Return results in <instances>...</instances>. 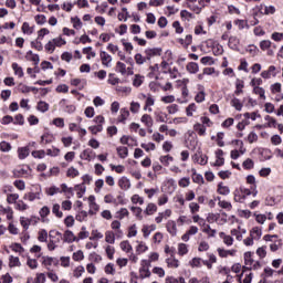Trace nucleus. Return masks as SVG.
<instances>
[{"instance_id": "f257e3e1", "label": "nucleus", "mask_w": 283, "mask_h": 283, "mask_svg": "<svg viewBox=\"0 0 283 283\" xmlns=\"http://www.w3.org/2000/svg\"><path fill=\"white\" fill-rule=\"evenodd\" d=\"M23 200H28V202L43 200V188L41 186H35L31 191L23 196Z\"/></svg>"}, {"instance_id": "f03ea898", "label": "nucleus", "mask_w": 283, "mask_h": 283, "mask_svg": "<svg viewBox=\"0 0 283 283\" xmlns=\"http://www.w3.org/2000/svg\"><path fill=\"white\" fill-rule=\"evenodd\" d=\"M232 145H235L237 147H239V149L231 150L230 158L232 160H238L240 158V156H244V154H247V148L244 147V142H242L240 139H235L232 142Z\"/></svg>"}, {"instance_id": "7ed1b4c3", "label": "nucleus", "mask_w": 283, "mask_h": 283, "mask_svg": "<svg viewBox=\"0 0 283 283\" xmlns=\"http://www.w3.org/2000/svg\"><path fill=\"white\" fill-rule=\"evenodd\" d=\"M14 178H30L32 176V168L29 165L18 166L13 169Z\"/></svg>"}, {"instance_id": "20e7f679", "label": "nucleus", "mask_w": 283, "mask_h": 283, "mask_svg": "<svg viewBox=\"0 0 283 283\" xmlns=\"http://www.w3.org/2000/svg\"><path fill=\"white\" fill-rule=\"evenodd\" d=\"M244 263L247 269H250V271L251 270L258 271V269L262 266L260 261L253 260V252H250V251L244 253Z\"/></svg>"}, {"instance_id": "39448f33", "label": "nucleus", "mask_w": 283, "mask_h": 283, "mask_svg": "<svg viewBox=\"0 0 283 283\" xmlns=\"http://www.w3.org/2000/svg\"><path fill=\"white\" fill-rule=\"evenodd\" d=\"M151 264H149V261L142 260L140 268H139V277L140 280H145L146 277H151Z\"/></svg>"}, {"instance_id": "423d86ee", "label": "nucleus", "mask_w": 283, "mask_h": 283, "mask_svg": "<svg viewBox=\"0 0 283 283\" xmlns=\"http://www.w3.org/2000/svg\"><path fill=\"white\" fill-rule=\"evenodd\" d=\"M101 211V206L96 203V197L91 195L88 197V214L96 216Z\"/></svg>"}, {"instance_id": "0eeeda50", "label": "nucleus", "mask_w": 283, "mask_h": 283, "mask_svg": "<svg viewBox=\"0 0 283 283\" xmlns=\"http://www.w3.org/2000/svg\"><path fill=\"white\" fill-rule=\"evenodd\" d=\"M142 98H145L144 112H154L151 107L156 105V98L151 94H142Z\"/></svg>"}, {"instance_id": "6e6552de", "label": "nucleus", "mask_w": 283, "mask_h": 283, "mask_svg": "<svg viewBox=\"0 0 283 283\" xmlns=\"http://www.w3.org/2000/svg\"><path fill=\"white\" fill-rule=\"evenodd\" d=\"M106 50H108V52H111V54H117L118 57L120 59V61H125V59H127L125 53L123 51H120V48H118V45H116L114 43H108L106 46Z\"/></svg>"}, {"instance_id": "1a4fd4ad", "label": "nucleus", "mask_w": 283, "mask_h": 283, "mask_svg": "<svg viewBox=\"0 0 283 283\" xmlns=\"http://www.w3.org/2000/svg\"><path fill=\"white\" fill-rule=\"evenodd\" d=\"M99 59L104 67H112V61H114V59L109 53H107L106 51H101Z\"/></svg>"}, {"instance_id": "9d476101", "label": "nucleus", "mask_w": 283, "mask_h": 283, "mask_svg": "<svg viewBox=\"0 0 283 283\" xmlns=\"http://www.w3.org/2000/svg\"><path fill=\"white\" fill-rule=\"evenodd\" d=\"M218 255L219 258H235V255L238 254V250L235 249H231V250H226L222 248H218L217 249Z\"/></svg>"}, {"instance_id": "9b49d317", "label": "nucleus", "mask_w": 283, "mask_h": 283, "mask_svg": "<svg viewBox=\"0 0 283 283\" xmlns=\"http://www.w3.org/2000/svg\"><path fill=\"white\" fill-rule=\"evenodd\" d=\"M116 72H119V74H122L123 76H125V74H134V70H132V67L127 69V65H125V63L123 62L116 63Z\"/></svg>"}, {"instance_id": "f8f14e48", "label": "nucleus", "mask_w": 283, "mask_h": 283, "mask_svg": "<svg viewBox=\"0 0 283 283\" xmlns=\"http://www.w3.org/2000/svg\"><path fill=\"white\" fill-rule=\"evenodd\" d=\"M80 158L82 160H87V163H91V160H94V158H96V154H94V150L86 148L81 153Z\"/></svg>"}, {"instance_id": "ddd939ff", "label": "nucleus", "mask_w": 283, "mask_h": 283, "mask_svg": "<svg viewBox=\"0 0 283 283\" xmlns=\"http://www.w3.org/2000/svg\"><path fill=\"white\" fill-rule=\"evenodd\" d=\"M127 118H129V111L127 108H120L119 115L116 118V123L125 125L127 123Z\"/></svg>"}, {"instance_id": "4468645a", "label": "nucleus", "mask_w": 283, "mask_h": 283, "mask_svg": "<svg viewBox=\"0 0 283 283\" xmlns=\"http://www.w3.org/2000/svg\"><path fill=\"white\" fill-rule=\"evenodd\" d=\"M271 76L273 77L277 76V67H275L274 65L269 66L268 70L261 73L262 78L266 80V78H271Z\"/></svg>"}, {"instance_id": "2eb2a0df", "label": "nucleus", "mask_w": 283, "mask_h": 283, "mask_svg": "<svg viewBox=\"0 0 283 283\" xmlns=\"http://www.w3.org/2000/svg\"><path fill=\"white\" fill-rule=\"evenodd\" d=\"M264 120L266 122L264 125H261L259 126V129H262V128H271V127H277V119H275L274 117H271L270 115H266L264 117Z\"/></svg>"}, {"instance_id": "dca6fc26", "label": "nucleus", "mask_w": 283, "mask_h": 283, "mask_svg": "<svg viewBox=\"0 0 283 283\" xmlns=\"http://www.w3.org/2000/svg\"><path fill=\"white\" fill-rule=\"evenodd\" d=\"M63 242L72 244V242H78V238L74 235V232H72V230H66L63 234Z\"/></svg>"}, {"instance_id": "f3484780", "label": "nucleus", "mask_w": 283, "mask_h": 283, "mask_svg": "<svg viewBox=\"0 0 283 283\" xmlns=\"http://www.w3.org/2000/svg\"><path fill=\"white\" fill-rule=\"evenodd\" d=\"M219 238L222 240V242H223V244H226V247H233V242H235V240L233 239V237L231 234H227L224 232H220Z\"/></svg>"}, {"instance_id": "a211bd4d", "label": "nucleus", "mask_w": 283, "mask_h": 283, "mask_svg": "<svg viewBox=\"0 0 283 283\" xmlns=\"http://www.w3.org/2000/svg\"><path fill=\"white\" fill-rule=\"evenodd\" d=\"M224 151L222 149L216 150V161L213 164V167H222L224 165Z\"/></svg>"}, {"instance_id": "6ab92c4d", "label": "nucleus", "mask_w": 283, "mask_h": 283, "mask_svg": "<svg viewBox=\"0 0 283 283\" xmlns=\"http://www.w3.org/2000/svg\"><path fill=\"white\" fill-rule=\"evenodd\" d=\"M118 187L123 189V191H127L132 189V181H129V178L122 177L118 179Z\"/></svg>"}, {"instance_id": "aec40b11", "label": "nucleus", "mask_w": 283, "mask_h": 283, "mask_svg": "<svg viewBox=\"0 0 283 283\" xmlns=\"http://www.w3.org/2000/svg\"><path fill=\"white\" fill-rule=\"evenodd\" d=\"M166 228L168 233H170V235L174 237L178 234V226H176V221L169 220L166 224Z\"/></svg>"}, {"instance_id": "412c9836", "label": "nucleus", "mask_w": 283, "mask_h": 283, "mask_svg": "<svg viewBox=\"0 0 283 283\" xmlns=\"http://www.w3.org/2000/svg\"><path fill=\"white\" fill-rule=\"evenodd\" d=\"M192 158L195 163H198V165H201V166H205L207 165V163H209V157H207V155H200L196 153Z\"/></svg>"}, {"instance_id": "4be33fe9", "label": "nucleus", "mask_w": 283, "mask_h": 283, "mask_svg": "<svg viewBox=\"0 0 283 283\" xmlns=\"http://www.w3.org/2000/svg\"><path fill=\"white\" fill-rule=\"evenodd\" d=\"M0 211L7 216V220H12L14 218V210L10 206L3 207L0 206Z\"/></svg>"}, {"instance_id": "5701e85b", "label": "nucleus", "mask_w": 283, "mask_h": 283, "mask_svg": "<svg viewBox=\"0 0 283 283\" xmlns=\"http://www.w3.org/2000/svg\"><path fill=\"white\" fill-rule=\"evenodd\" d=\"M166 264L168 269H178V266H180V261L176 259V256L171 255L170 258L166 259Z\"/></svg>"}, {"instance_id": "b1692460", "label": "nucleus", "mask_w": 283, "mask_h": 283, "mask_svg": "<svg viewBox=\"0 0 283 283\" xmlns=\"http://www.w3.org/2000/svg\"><path fill=\"white\" fill-rule=\"evenodd\" d=\"M156 211H158V206H156V203L154 202H149L147 203L144 213L145 216H154V213H156Z\"/></svg>"}, {"instance_id": "393cba45", "label": "nucleus", "mask_w": 283, "mask_h": 283, "mask_svg": "<svg viewBox=\"0 0 283 283\" xmlns=\"http://www.w3.org/2000/svg\"><path fill=\"white\" fill-rule=\"evenodd\" d=\"M149 251V247L145 241H137L136 253L137 255H142V253H147Z\"/></svg>"}, {"instance_id": "a878e982", "label": "nucleus", "mask_w": 283, "mask_h": 283, "mask_svg": "<svg viewBox=\"0 0 283 283\" xmlns=\"http://www.w3.org/2000/svg\"><path fill=\"white\" fill-rule=\"evenodd\" d=\"M30 156V148L28 146L18 148V157L20 160H25Z\"/></svg>"}, {"instance_id": "bb28decb", "label": "nucleus", "mask_w": 283, "mask_h": 283, "mask_svg": "<svg viewBox=\"0 0 283 283\" xmlns=\"http://www.w3.org/2000/svg\"><path fill=\"white\" fill-rule=\"evenodd\" d=\"M115 218L117 220H125V218H129V210H127V208H120L116 211Z\"/></svg>"}, {"instance_id": "cd10ccee", "label": "nucleus", "mask_w": 283, "mask_h": 283, "mask_svg": "<svg viewBox=\"0 0 283 283\" xmlns=\"http://www.w3.org/2000/svg\"><path fill=\"white\" fill-rule=\"evenodd\" d=\"M186 70L187 72H189V74H198V72L200 71V66L196 62H189L186 65Z\"/></svg>"}, {"instance_id": "c85d7f7f", "label": "nucleus", "mask_w": 283, "mask_h": 283, "mask_svg": "<svg viewBox=\"0 0 283 283\" xmlns=\"http://www.w3.org/2000/svg\"><path fill=\"white\" fill-rule=\"evenodd\" d=\"M140 122L144 123V125H146L148 129H151V127H154V118L151 117V115L144 114L140 118Z\"/></svg>"}, {"instance_id": "c756f323", "label": "nucleus", "mask_w": 283, "mask_h": 283, "mask_svg": "<svg viewBox=\"0 0 283 283\" xmlns=\"http://www.w3.org/2000/svg\"><path fill=\"white\" fill-rule=\"evenodd\" d=\"M217 200L221 209H226V211H231L233 209V206L231 205V202L227 200H222L220 197H218Z\"/></svg>"}, {"instance_id": "7c9ffc66", "label": "nucleus", "mask_w": 283, "mask_h": 283, "mask_svg": "<svg viewBox=\"0 0 283 283\" xmlns=\"http://www.w3.org/2000/svg\"><path fill=\"white\" fill-rule=\"evenodd\" d=\"M105 242H107V244L116 243V234L114 233V231L108 230L105 232Z\"/></svg>"}, {"instance_id": "2f4dec72", "label": "nucleus", "mask_w": 283, "mask_h": 283, "mask_svg": "<svg viewBox=\"0 0 283 283\" xmlns=\"http://www.w3.org/2000/svg\"><path fill=\"white\" fill-rule=\"evenodd\" d=\"M160 49H146L145 50V54H146V59L149 61L151 59V56H160Z\"/></svg>"}, {"instance_id": "473e14b6", "label": "nucleus", "mask_w": 283, "mask_h": 283, "mask_svg": "<svg viewBox=\"0 0 283 283\" xmlns=\"http://www.w3.org/2000/svg\"><path fill=\"white\" fill-rule=\"evenodd\" d=\"M178 43H180V45H182L184 48H187L188 45H191V43H193V36L191 34H188L185 36V39H178Z\"/></svg>"}, {"instance_id": "72a5a7b5", "label": "nucleus", "mask_w": 283, "mask_h": 283, "mask_svg": "<svg viewBox=\"0 0 283 283\" xmlns=\"http://www.w3.org/2000/svg\"><path fill=\"white\" fill-rule=\"evenodd\" d=\"M202 233H207L208 238H216V233H218V231L216 229H211V226L209 224H205L202 226Z\"/></svg>"}, {"instance_id": "f704fd0d", "label": "nucleus", "mask_w": 283, "mask_h": 283, "mask_svg": "<svg viewBox=\"0 0 283 283\" xmlns=\"http://www.w3.org/2000/svg\"><path fill=\"white\" fill-rule=\"evenodd\" d=\"M21 266V260H19V256L10 255L9 256V268L14 269Z\"/></svg>"}, {"instance_id": "c9c22d12", "label": "nucleus", "mask_w": 283, "mask_h": 283, "mask_svg": "<svg viewBox=\"0 0 283 283\" xmlns=\"http://www.w3.org/2000/svg\"><path fill=\"white\" fill-rule=\"evenodd\" d=\"M72 260L74 262H83V260H85V253L83 252V250H77L73 252Z\"/></svg>"}, {"instance_id": "e433bc0d", "label": "nucleus", "mask_w": 283, "mask_h": 283, "mask_svg": "<svg viewBox=\"0 0 283 283\" xmlns=\"http://www.w3.org/2000/svg\"><path fill=\"white\" fill-rule=\"evenodd\" d=\"M217 191L218 193H220V196H229V193H231V189H229V186H226L222 182L218 185Z\"/></svg>"}, {"instance_id": "4c0bfd02", "label": "nucleus", "mask_w": 283, "mask_h": 283, "mask_svg": "<svg viewBox=\"0 0 283 283\" xmlns=\"http://www.w3.org/2000/svg\"><path fill=\"white\" fill-rule=\"evenodd\" d=\"M250 235L254 239V240H260V238H262V228L260 227H254L250 230Z\"/></svg>"}, {"instance_id": "58836bf2", "label": "nucleus", "mask_w": 283, "mask_h": 283, "mask_svg": "<svg viewBox=\"0 0 283 283\" xmlns=\"http://www.w3.org/2000/svg\"><path fill=\"white\" fill-rule=\"evenodd\" d=\"M244 81L242 80H237L235 81V91H234V94L237 96H240V94H242L244 91Z\"/></svg>"}, {"instance_id": "ea45409f", "label": "nucleus", "mask_w": 283, "mask_h": 283, "mask_svg": "<svg viewBox=\"0 0 283 283\" xmlns=\"http://www.w3.org/2000/svg\"><path fill=\"white\" fill-rule=\"evenodd\" d=\"M71 23H72L74 30H81L83 28V21H81V18H78V17H72Z\"/></svg>"}, {"instance_id": "a19ab883", "label": "nucleus", "mask_w": 283, "mask_h": 283, "mask_svg": "<svg viewBox=\"0 0 283 283\" xmlns=\"http://www.w3.org/2000/svg\"><path fill=\"white\" fill-rule=\"evenodd\" d=\"M15 76H19V78H23V67L19 65V63H12L11 65Z\"/></svg>"}, {"instance_id": "79ce46f5", "label": "nucleus", "mask_w": 283, "mask_h": 283, "mask_svg": "<svg viewBox=\"0 0 283 283\" xmlns=\"http://www.w3.org/2000/svg\"><path fill=\"white\" fill-rule=\"evenodd\" d=\"M39 216L42 222H45V219L50 216V208L48 206H43L39 211Z\"/></svg>"}, {"instance_id": "37998d69", "label": "nucleus", "mask_w": 283, "mask_h": 283, "mask_svg": "<svg viewBox=\"0 0 283 283\" xmlns=\"http://www.w3.org/2000/svg\"><path fill=\"white\" fill-rule=\"evenodd\" d=\"M159 161L161 163V165H164V167H169V165L174 163V157H171L170 155H165L159 158Z\"/></svg>"}, {"instance_id": "c03bdc74", "label": "nucleus", "mask_w": 283, "mask_h": 283, "mask_svg": "<svg viewBox=\"0 0 283 283\" xmlns=\"http://www.w3.org/2000/svg\"><path fill=\"white\" fill-rule=\"evenodd\" d=\"M119 247H120L122 251H124L125 253H132V251L134 250V248H132V243H129V241H122L119 243Z\"/></svg>"}, {"instance_id": "a18cd8bd", "label": "nucleus", "mask_w": 283, "mask_h": 283, "mask_svg": "<svg viewBox=\"0 0 283 283\" xmlns=\"http://www.w3.org/2000/svg\"><path fill=\"white\" fill-rule=\"evenodd\" d=\"M53 42V45H55V48H63V45H67V41H65V39H63L62 36H57L51 40Z\"/></svg>"}, {"instance_id": "49530a36", "label": "nucleus", "mask_w": 283, "mask_h": 283, "mask_svg": "<svg viewBox=\"0 0 283 283\" xmlns=\"http://www.w3.org/2000/svg\"><path fill=\"white\" fill-rule=\"evenodd\" d=\"M192 221L195 224H199V227H205L207 224V221L198 213L192 214Z\"/></svg>"}, {"instance_id": "de8ad7c7", "label": "nucleus", "mask_w": 283, "mask_h": 283, "mask_svg": "<svg viewBox=\"0 0 283 283\" xmlns=\"http://www.w3.org/2000/svg\"><path fill=\"white\" fill-rule=\"evenodd\" d=\"M245 52H248V54H250L252 56H258V54H260V49H258L256 45L250 44L245 49Z\"/></svg>"}, {"instance_id": "09e8293b", "label": "nucleus", "mask_w": 283, "mask_h": 283, "mask_svg": "<svg viewBox=\"0 0 283 283\" xmlns=\"http://www.w3.org/2000/svg\"><path fill=\"white\" fill-rule=\"evenodd\" d=\"M189 266H191V269H200V266H202V259L193 258L189 261Z\"/></svg>"}, {"instance_id": "8fccbe9b", "label": "nucleus", "mask_w": 283, "mask_h": 283, "mask_svg": "<svg viewBox=\"0 0 283 283\" xmlns=\"http://www.w3.org/2000/svg\"><path fill=\"white\" fill-rule=\"evenodd\" d=\"M83 54H86V59H96V52L92 49V46H87L83 49Z\"/></svg>"}, {"instance_id": "3c124183", "label": "nucleus", "mask_w": 283, "mask_h": 283, "mask_svg": "<svg viewBox=\"0 0 283 283\" xmlns=\"http://www.w3.org/2000/svg\"><path fill=\"white\" fill-rule=\"evenodd\" d=\"M230 105H232V107H234L237 112H242V107H244L242 102H240V99L235 97L231 99Z\"/></svg>"}, {"instance_id": "603ef678", "label": "nucleus", "mask_w": 283, "mask_h": 283, "mask_svg": "<svg viewBox=\"0 0 283 283\" xmlns=\"http://www.w3.org/2000/svg\"><path fill=\"white\" fill-rule=\"evenodd\" d=\"M53 140H54V137L52 135H50L49 133H46L41 136L40 143L42 145H50V143H53Z\"/></svg>"}, {"instance_id": "864d4df0", "label": "nucleus", "mask_w": 283, "mask_h": 283, "mask_svg": "<svg viewBox=\"0 0 283 283\" xmlns=\"http://www.w3.org/2000/svg\"><path fill=\"white\" fill-rule=\"evenodd\" d=\"M130 211H133L135 218H137L138 220H143V208L140 207H130Z\"/></svg>"}, {"instance_id": "5fc2aeb1", "label": "nucleus", "mask_w": 283, "mask_h": 283, "mask_svg": "<svg viewBox=\"0 0 283 283\" xmlns=\"http://www.w3.org/2000/svg\"><path fill=\"white\" fill-rule=\"evenodd\" d=\"M46 196H56V193H61V188L56 186H51L45 189Z\"/></svg>"}, {"instance_id": "6e6d98bb", "label": "nucleus", "mask_w": 283, "mask_h": 283, "mask_svg": "<svg viewBox=\"0 0 283 283\" xmlns=\"http://www.w3.org/2000/svg\"><path fill=\"white\" fill-rule=\"evenodd\" d=\"M17 200H19V193H8L7 195L8 205H17Z\"/></svg>"}, {"instance_id": "4d7b16f0", "label": "nucleus", "mask_w": 283, "mask_h": 283, "mask_svg": "<svg viewBox=\"0 0 283 283\" xmlns=\"http://www.w3.org/2000/svg\"><path fill=\"white\" fill-rule=\"evenodd\" d=\"M122 45L127 54H132L134 52V44L132 42H127L126 40H122Z\"/></svg>"}, {"instance_id": "13d9d810", "label": "nucleus", "mask_w": 283, "mask_h": 283, "mask_svg": "<svg viewBox=\"0 0 283 283\" xmlns=\"http://www.w3.org/2000/svg\"><path fill=\"white\" fill-rule=\"evenodd\" d=\"M38 240L39 242H48V230L41 229L38 232Z\"/></svg>"}, {"instance_id": "bf43d9fd", "label": "nucleus", "mask_w": 283, "mask_h": 283, "mask_svg": "<svg viewBox=\"0 0 283 283\" xmlns=\"http://www.w3.org/2000/svg\"><path fill=\"white\" fill-rule=\"evenodd\" d=\"M180 17H181L182 21H190L191 19H195L193 13H191L187 10H181Z\"/></svg>"}, {"instance_id": "052dcab7", "label": "nucleus", "mask_w": 283, "mask_h": 283, "mask_svg": "<svg viewBox=\"0 0 283 283\" xmlns=\"http://www.w3.org/2000/svg\"><path fill=\"white\" fill-rule=\"evenodd\" d=\"M85 273V268L83 265H78L73 270V277H81Z\"/></svg>"}, {"instance_id": "680f3d73", "label": "nucleus", "mask_w": 283, "mask_h": 283, "mask_svg": "<svg viewBox=\"0 0 283 283\" xmlns=\"http://www.w3.org/2000/svg\"><path fill=\"white\" fill-rule=\"evenodd\" d=\"M20 224L24 229V231H28V229H30L31 227L30 218L20 217Z\"/></svg>"}, {"instance_id": "e2e57ef3", "label": "nucleus", "mask_w": 283, "mask_h": 283, "mask_svg": "<svg viewBox=\"0 0 283 283\" xmlns=\"http://www.w3.org/2000/svg\"><path fill=\"white\" fill-rule=\"evenodd\" d=\"M198 106H196V103H191L190 105H188V107H186V115L191 117L193 116V113L197 112Z\"/></svg>"}, {"instance_id": "0e129e2a", "label": "nucleus", "mask_w": 283, "mask_h": 283, "mask_svg": "<svg viewBox=\"0 0 283 283\" xmlns=\"http://www.w3.org/2000/svg\"><path fill=\"white\" fill-rule=\"evenodd\" d=\"M282 248V241L279 239L277 241H274V243H270V251L272 253H275V251H279Z\"/></svg>"}, {"instance_id": "69168bd1", "label": "nucleus", "mask_w": 283, "mask_h": 283, "mask_svg": "<svg viewBox=\"0 0 283 283\" xmlns=\"http://www.w3.org/2000/svg\"><path fill=\"white\" fill-rule=\"evenodd\" d=\"M22 32H23V34L30 35V34H32L34 32V28L30 27V23L23 22V24H22Z\"/></svg>"}, {"instance_id": "338daca9", "label": "nucleus", "mask_w": 283, "mask_h": 283, "mask_svg": "<svg viewBox=\"0 0 283 283\" xmlns=\"http://www.w3.org/2000/svg\"><path fill=\"white\" fill-rule=\"evenodd\" d=\"M129 112L132 114H138V112H140V103L138 102H132L130 103V107H129Z\"/></svg>"}, {"instance_id": "774afa93", "label": "nucleus", "mask_w": 283, "mask_h": 283, "mask_svg": "<svg viewBox=\"0 0 283 283\" xmlns=\"http://www.w3.org/2000/svg\"><path fill=\"white\" fill-rule=\"evenodd\" d=\"M0 280H1V282L2 283H12V282H14V279L12 277V275L10 274V273H6V274H2L1 276H0Z\"/></svg>"}]
</instances>
